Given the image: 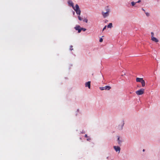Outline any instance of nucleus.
<instances>
[{
	"label": "nucleus",
	"instance_id": "nucleus-6",
	"mask_svg": "<svg viewBox=\"0 0 160 160\" xmlns=\"http://www.w3.org/2000/svg\"><path fill=\"white\" fill-rule=\"evenodd\" d=\"M113 148H114L116 152H117L118 151V152H119L120 151V148L119 147H118V146L117 147L116 146H114L113 147Z\"/></svg>",
	"mask_w": 160,
	"mask_h": 160
},
{
	"label": "nucleus",
	"instance_id": "nucleus-10",
	"mask_svg": "<svg viewBox=\"0 0 160 160\" xmlns=\"http://www.w3.org/2000/svg\"><path fill=\"white\" fill-rule=\"evenodd\" d=\"M143 78H137L136 79V81L137 82H141L142 80L143 79Z\"/></svg>",
	"mask_w": 160,
	"mask_h": 160
},
{
	"label": "nucleus",
	"instance_id": "nucleus-19",
	"mask_svg": "<svg viewBox=\"0 0 160 160\" xmlns=\"http://www.w3.org/2000/svg\"><path fill=\"white\" fill-rule=\"evenodd\" d=\"M72 47H72V46H70V50H73V48H72Z\"/></svg>",
	"mask_w": 160,
	"mask_h": 160
},
{
	"label": "nucleus",
	"instance_id": "nucleus-15",
	"mask_svg": "<svg viewBox=\"0 0 160 160\" xmlns=\"http://www.w3.org/2000/svg\"><path fill=\"white\" fill-rule=\"evenodd\" d=\"M80 29H81V31L82 30L83 31H85L86 30V28H80Z\"/></svg>",
	"mask_w": 160,
	"mask_h": 160
},
{
	"label": "nucleus",
	"instance_id": "nucleus-23",
	"mask_svg": "<svg viewBox=\"0 0 160 160\" xmlns=\"http://www.w3.org/2000/svg\"><path fill=\"white\" fill-rule=\"evenodd\" d=\"M151 35H152L151 37H152V36L153 37V35H154V33H153V32H151Z\"/></svg>",
	"mask_w": 160,
	"mask_h": 160
},
{
	"label": "nucleus",
	"instance_id": "nucleus-4",
	"mask_svg": "<svg viewBox=\"0 0 160 160\" xmlns=\"http://www.w3.org/2000/svg\"><path fill=\"white\" fill-rule=\"evenodd\" d=\"M111 88L110 86H105L104 87H100V88L101 90H103L104 89L109 90Z\"/></svg>",
	"mask_w": 160,
	"mask_h": 160
},
{
	"label": "nucleus",
	"instance_id": "nucleus-2",
	"mask_svg": "<svg viewBox=\"0 0 160 160\" xmlns=\"http://www.w3.org/2000/svg\"><path fill=\"white\" fill-rule=\"evenodd\" d=\"M76 11L77 14L80 15L81 14V11L79 9V6L78 4L75 5V7L73 8Z\"/></svg>",
	"mask_w": 160,
	"mask_h": 160
},
{
	"label": "nucleus",
	"instance_id": "nucleus-27",
	"mask_svg": "<svg viewBox=\"0 0 160 160\" xmlns=\"http://www.w3.org/2000/svg\"><path fill=\"white\" fill-rule=\"evenodd\" d=\"M144 151H145V149H143V152H144Z\"/></svg>",
	"mask_w": 160,
	"mask_h": 160
},
{
	"label": "nucleus",
	"instance_id": "nucleus-21",
	"mask_svg": "<svg viewBox=\"0 0 160 160\" xmlns=\"http://www.w3.org/2000/svg\"><path fill=\"white\" fill-rule=\"evenodd\" d=\"M106 27H107V26H105L103 29L102 31H104L105 29H106Z\"/></svg>",
	"mask_w": 160,
	"mask_h": 160
},
{
	"label": "nucleus",
	"instance_id": "nucleus-13",
	"mask_svg": "<svg viewBox=\"0 0 160 160\" xmlns=\"http://www.w3.org/2000/svg\"><path fill=\"white\" fill-rule=\"evenodd\" d=\"M136 3V2H131V4L132 6H134Z\"/></svg>",
	"mask_w": 160,
	"mask_h": 160
},
{
	"label": "nucleus",
	"instance_id": "nucleus-20",
	"mask_svg": "<svg viewBox=\"0 0 160 160\" xmlns=\"http://www.w3.org/2000/svg\"><path fill=\"white\" fill-rule=\"evenodd\" d=\"M103 41V39L102 38H101L99 40V42H102Z\"/></svg>",
	"mask_w": 160,
	"mask_h": 160
},
{
	"label": "nucleus",
	"instance_id": "nucleus-8",
	"mask_svg": "<svg viewBox=\"0 0 160 160\" xmlns=\"http://www.w3.org/2000/svg\"><path fill=\"white\" fill-rule=\"evenodd\" d=\"M151 40L155 42H158V40L156 38L154 37H151Z\"/></svg>",
	"mask_w": 160,
	"mask_h": 160
},
{
	"label": "nucleus",
	"instance_id": "nucleus-14",
	"mask_svg": "<svg viewBox=\"0 0 160 160\" xmlns=\"http://www.w3.org/2000/svg\"><path fill=\"white\" fill-rule=\"evenodd\" d=\"M124 124V123H122V125L121 126V127L120 128L119 127V129H122Z\"/></svg>",
	"mask_w": 160,
	"mask_h": 160
},
{
	"label": "nucleus",
	"instance_id": "nucleus-12",
	"mask_svg": "<svg viewBox=\"0 0 160 160\" xmlns=\"http://www.w3.org/2000/svg\"><path fill=\"white\" fill-rule=\"evenodd\" d=\"M107 27L108 28H111L112 27V23H109Z\"/></svg>",
	"mask_w": 160,
	"mask_h": 160
},
{
	"label": "nucleus",
	"instance_id": "nucleus-5",
	"mask_svg": "<svg viewBox=\"0 0 160 160\" xmlns=\"http://www.w3.org/2000/svg\"><path fill=\"white\" fill-rule=\"evenodd\" d=\"M75 28L76 30L78 31V33L80 32H81V29H80V27L79 26H77L75 27Z\"/></svg>",
	"mask_w": 160,
	"mask_h": 160
},
{
	"label": "nucleus",
	"instance_id": "nucleus-11",
	"mask_svg": "<svg viewBox=\"0 0 160 160\" xmlns=\"http://www.w3.org/2000/svg\"><path fill=\"white\" fill-rule=\"evenodd\" d=\"M141 82L142 83V86L143 87H144L145 85V82L144 80L143 79Z\"/></svg>",
	"mask_w": 160,
	"mask_h": 160
},
{
	"label": "nucleus",
	"instance_id": "nucleus-1",
	"mask_svg": "<svg viewBox=\"0 0 160 160\" xmlns=\"http://www.w3.org/2000/svg\"><path fill=\"white\" fill-rule=\"evenodd\" d=\"M106 12H102V15L104 18H105L109 15V12H110V10L109 9L108 7L107 6L105 8Z\"/></svg>",
	"mask_w": 160,
	"mask_h": 160
},
{
	"label": "nucleus",
	"instance_id": "nucleus-25",
	"mask_svg": "<svg viewBox=\"0 0 160 160\" xmlns=\"http://www.w3.org/2000/svg\"><path fill=\"white\" fill-rule=\"evenodd\" d=\"M85 137H86V138H87L88 137L87 135V134H85Z\"/></svg>",
	"mask_w": 160,
	"mask_h": 160
},
{
	"label": "nucleus",
	"instance_id": "nucleus-9",
	"mask_svg": "<svg viewBox=\"0 0 160 160\" xmlns=\"http://www.w3.org/2000/svg\"><path fill=\"white\" fill-rule=\"evenodd\" d=\"M90 83L91 82L90 81H88L87 82H86L85 83V86L86 87H88L89 88H90Z\"/></svg>",
	"mask_w": 160,
	"mask_h": 160
},
{
	"label": "nucleus",
	"instance_id": "nucleus-17",
	"mask_svg": "<svg viewBox=\"0 0 160 160\" xmlns=\"http://www.w3.org/2000/svg\"><path fill=\"white\" fill-rule=\"evenodd\" d=\"M84 22H85L86 23H87L88 22V20L87 19H84L83 20Z\"/></svg>",
	"mask_w": 160,
	"mask_h": 160
},
{
	"label": "nucleus",
	"instance_id": "nucleus-7",
	"mask_svg": "<svg viewBox=\"0 0 160 160\" xmlns=\"http://www.w3.org/2000/svg\"><path fill=\"white\" fill-rule=\"evenodd\" d=\"M68 4H69V5L70 6L72 7L73 9L75 8L74 7L73 3L72 2V1H71V0H69L68 1Z\"/></svg>",
	"mask_w": 160,
	"mask_h": 160
},
{
	"label": "nucleus",
	"instance_id": "nucleus-28",
	"mask_svg": "<svg viewBox=\"0 0 160 160\" xmlns=\"http://www.w3.org/2000/svg\"><path fill=\"white\" fill-rule=\"evenodd\" d=\"M89 140V139H88H88H87V140H88H88Z\"/></svg>",
	"mask_w": 160,
	"mask_h": 160
},
{
	"label": "nucleus",
	"instance_id": "nucleus-18",
	"mask_svg": "<svg viewBox=\"0 0 160 160\" xmlns=\"http://www.w3.org/2000/svg\"><path fill=\"white\" fill-rule=\"evenodd\" d=\"M145 14L147 16H149V14L148 12H145Z\"/></svg>",
	"mask_w": 160,
	"mask_h": 160
},
{
	"label": "nucleus",
	"instance_id": "nucleus-24",
	"mask_svg": "<svg viewBox=\"0 0 160 160\" xmlns=\"http://www.w3.org/2000/svg\"><path fill=\"white\" fill-rule=\"evenodd\" d=\"M141 2V0H139L137 2H136V3H139L140 2Z\"/></svg>",
	"mask_w": 160,
	"mask_h": 160
},
{
	"label": "nucleus",
	"instance_id": "nucleus-26",
	"mask_svg": "<svg viewBox=\"0 0 160 160\" xmlns=\"http://www.w3.org/2000/svg\"><path fill=\"white\" fill-rule=\"evenodd\" d=\"M142 10H143V11H145V10H144L143 8H142Z\"/></svg>",
	"mask_w": 160,
	"mask_h": 160
},
{
	"label": "nucleus",
	"instance_id": "nucleus-3",
	"mask_svg": "<svg viewBox=\"0 0 160 160\" xmlns=\"http://www.w3.org/2000/svg\"><path fill=\"white\" fill-rule=\"evenodd\" d=\"M144 92V89H141L137 91L136 92V93L138 95H139L142 94Z\"/></svg>",
	"mask_w": 160,
	"mask_h": 160
},
{
	"label": "nucleus",
	"instance_id": "nucleus-16",
	"mask_svg": "<svg viewBox=\"0 0 160 160\" xmlns=\"http://www.w3.org/2000/svg\"><path fill=\"white\" fill-rule=\"evenodd\" d=\"M78 18L79 20L81 21L82 20V18L80 16H78Z\"/></svg>",
	"mask_w": 160,
	"mask_h": 160
},
{
	"label": "nucleus",
	"instance_id": "nucleus-22",
	"mask_svg": "<svg viewBox=\"0 0 160 160\" xmlns=\"http://www.w3.org/2000/svg\"><path fill=\"white\" fill-rule=\"evenodd\" d=\"M118 143L119 144L120 143V142L119 141V137H118Z\"/></svg>",
	"mask_w": 160,
	"mask_h": 160
}]
</instances>
